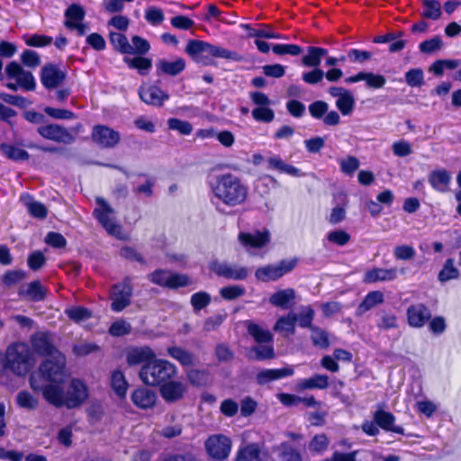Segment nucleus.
Masks as SVG:
<instances>
[{
  "label": "nucleus",
  "instance_id": "nucleus-7",
  "mask_svg": "<svg viewBox=\"0 0 461 461\" xmlns=\"http://www.w3.org/2000/svg\"><path fill=\"white\" fill-rule=\"evenodd\" d=\"M40 384H65V364L57 360L45 359L39 366L36 375H32Z\"/></svg>",
  "mask_w": 461,
  "mask_h": 461
},
{
  "label": "nucleus",
  "instance_id": "nucleus-15",
  "mask_svg": "<svg viewBox=\"0 0 461 461\" xmlns=\"http://www.w3.org/2000/svg\"><path fill=\"white\" fill-rule=\"evenodd\" d=\"M240 243L247 249H260L270 243V232L267 230L254 232L240 231L238 235Z\"/></svg>",
  "mask_w": 461,
  "mask_h": 461
},
{
  "label": "nucleus",
  "instance_id": "nucleus-60",
  "mask_svg": "<svg viewBox=\"0 0 461 461\" xmlns=\"http://www.w3.org/2000/svg\"><path fill=\"white\" fill-rule=\"evenodd\" d=\"M108 331L113 337H122L131 333V326L124 320H118L111 324Z\"/></svg>",
  "mask_w": 461,
  "mask_h": 461
},
{
  "label": "nucleus",
  "instance_id": "nucleus-6",
  "mask_svg": "<svg viewBox=\"0 0 461 461\" xmlns=\"http://www.w3.org/2000/svg\"><path fill=\"white\" fill-rule=\"evenodd\" d=\"M296 258L290 259H282L276 265L268 264L259 267L255 271V277L262 283L276 282L284 276L292 272L297 266Z\"/></svg>",
  "mask_w": 461,
  "mask_h": 461
},
{
  "label": "nucleus",
  "instance_id": "nucleus-22",
  "mask_svg": "<svg viewBox=\"0 0 461 461\" xmlns=\"http://www.w3.org/2000/svg\"><path fill=\"white\" fill-rule=\"evenodd\" d=\"M375 423L381 428L383 430L387 432H393L399 435H404V429L402 426L395 425V416L384 410H377L374 413Z\"/></svg>",
  "mask_w": 461,
  "mask_h": 461
},
{
  "label": "nucleus",
  "instance_id": "nucleus-23",
  "mask_svg": "<svg viewBox=\"0 0 461 461\" xmlns=\"http://www.w3.org/2000/svg\"><path fill=\"white\" fill-rule=\"evenodd\" d=\"M397 276L398 271L395 267H373L365 272L363 282L366 284H374L376 282L393 281L395 280Z\"/></svg>",
  "mask_w": 461,
  "mask_h": 461
},
{
  "label": "nucleus",
  "instance_id": "nucleus-27",
  "mask_svg": "<svg viewBox=\"0 0 461 461\" xmlns=\"http://www.w3.org/2000/svg\"><path fill=\"white\" fill-rule=\"evenodd\" d=\"M122 60L130 69L137 70L140 76H148L152 68V59L144 55H136L133 58L124 56Z\"/></svg>",
  "mask_w": 461,
  "mask_h": 461
},
{
  "label": "nucleus",
  "instance_id": "nucleus-4",
  "mask_svg": "<svg viewBox=\"0 0 461 461\" xmlns=\"http://www.w3.org/2000/svg\"><path fill=\"white\" fill-rule=\"evenodd\" d=\"M185 53L196 62L211 65L213 58H221L233 61H243L244 58L237 51L230 50L218 45L200 40H189Z\"/></svg>",
  "mask_w": 461,
  "mask_h": 461
},
{
  "label": "nucleus",
  "instance_id": "nucleus-49",
  "mask_svg": "<svg viewBox=\"0 0 461 461\" xmlns=\"http://www.w3.org/2000/svg\"><path fill=\"white\" fill-rule=\"evenodd\" d=\"M272 50L276 55H290L293 57L299 56L303 52V49L297 44L277 43L272 46Z\"/></svg>",
  "mask_w": 461,
  "mask_h": 461
},
{
  "label": "nucleus",
  "instance_id": "nucleus-5",
  "mask_svg": "<svg viewBox=\"0 0 461 461\" xmlns=\"http://www.w3.org/2000/svg\"><path fill=\"white\" fill-rule=\"evenodd\" d=\"M176 372L174 364L167 360L155 357L151 362L141 366L139 371L140 381L149 386H160L167 380L172 379Z\"/></svg>",
  "mask_w": 461,
  "mask_h": 461
},
{
  "label": "nucleus",
  "instance_id": "nucleus-62",
  "mask_svg": "<svg viewBox=\"0 0 461 461\" xmlns=\"http://www.w3.org/2000/svg\"><path fill=\"white\" fill-rule=\"evenodd\" d=\"M244 294L245 289L237 285L224 286L220 290L221 296L227 301L235 300L242 296Z\"/></svg>",
  "mask_w": 461,
  "mask_h": 461
},
{
  "label": "nucleus",
  "instance_id": "nucleus-2",
  "mask_svg": "<svg viewBox=\"0 0 461 461\" xmlns=\"http://www.w3.org/2000/svg\"><path fill=\"white\" fill-rule=\"evenodd\" d=\"M211 189L213 195L229 207L243 204L249 194V188L240 177L230 172L216 176Z\"/></svg>",
  "mask_w": 461,
  "mask_h": 461
},
{
  "label": "nucleus",
  "instance_id": "nucleus-52",
  "mask_svg": "<svg viewBox=\"0 0 461 461\" xmlns=\"http://www.w3.org/2000/svg\"><path fill=\"white\" fill-rule=\"evenodd\" d=\"M191 305L194 312H200L211 303V295L204 291L194 293L191 296Z\"/></svg>",
  "mask_w": 461,
  "mask_h": 461
},
{
  "label": "nucleus",
  "instance_id": "nucleus-44",
  "mask_svg": "<svg viewBox=\"0 0 461 461\" xmlns=\"http://www.w3.org/2000/svg\"><path fill=\"white\" fill-rule=\"evenodd\" d=\"M460 65L458 59H437L430 67L429 71L432 72L436 77H441L444 74V69H456Z\"/></svg>",
  "mask_w": 461,
  "mask_h": 461
},
{
  "label": "nucleus",
  "instance_id": "nucleus-34",
  "mask_svg": "<svg viewBox=\"0 0 461 461\" xmlns=\"http://www.w3.org/2000/svg\"><path fill=\"white\" fill-rule=\"evenodd\" d=\"M108 38L110 44L116 52L123 55L131 54L132 46L123 33L111 31Z\"/></svg>",
  "mask_w": 461,
  "mask_h": 461
},
{
  "label": "nucleus",
  "instance_id": "nucleus-64",
  "mask_svg": "<svg viewBox=\"0 0 461 461\" xmlns=\"http://www.w3.org/2000/svg\"><path fill=\"white\" fill-rule=\"evenodd\" d=\"M215 356L219 362L228 363L233 360L234 352L226 343H218L215 347Z\"/></svg>",
  "mask_w": 461,
  "mask_h": 461
},
{
  "label": "nucleus",
  "instance_id": "nucleus-35",
  "mask_svg": "<svg viewBox=\"0 0 461 461\" xmlns=\"http://www.w3.org/2000/svg\"><path fill=\"white\" fill-rule=\"evenodd\" d=\"M294 298V290L293 288H287L272 294L269 297V303L276 307L287 309Z\"/></svg>",
  "mask_w": 461,
  "mask_h": 461
},
{
  "label": "nucleus",
  "instance_id": "nucleus-61",
  "mask_svg": "<svg viewBox=\"0 0 461 461\" xmlns=\"http://www.w3.org/2000/svg\"><path fill=\"white\" fill-rule=\"evenodd\" d=\"M360 162L355 156H348L339 161L340 170L347 176H352L359 167Z\"/></svg>",
  "mask_w": 461,
  "mask_h": 461
},
{
  "label": "nucleus",
  "instance_id": "nucleus-42",
  "mask_svg": "<svg viewBox=\"0 0 461 461\" xmlns=\"http://www.w3.org/2000/svg\"><path fill=\"white\" fill-rule=\"evenodd\" d=\"M248 331L258 343L273 342V334L269 330L262 329L258 324L249 323L248 325Z\"/></svg>",
  "mask_w": 461,
  "mask_h": 461
},
{
  "label": "nucleus",
  "instance_id": "nucleus-46",
  "mask_svg": "<svg viewBox=\"0 0 461 461\" xmlns=\"http://www.w3.org/2000/svg\"><path fill=\"white\" fill-rule=\"evenodd\" d=\"M65 22L64 23H79L82 22L86 17V11L84 7L79 4H71L65 11Z\"/></svg>",
  "mask_w": 461,
  "mask_h": 461
},
{
  "label": "nucleus",
  "instance_id": "nucleus-53",
  "mask_svg": "<svg viewBox=\"0 0 461 461\" xmlns=\"http://www.w3.org/2000/svg\"><path fill=\"white\" fill-rule=\"evenodd\" d=\"M120 256L131 262H137L141 266H145L147 264L144 257L136 250L133 247L131 246H123L120 249Z\"/></svg>",
  "mask_w": 461,
  "mask_h": 461
},
{
  "label": "nucleus",
  "instance_id": "nucleus-17",
  "mask_svg": "<svg viewBox=\"0 0 461 461\" xmlns=\"http://www.w3.org/2000/svg\"><path fill=\"white\" fill-rule=\"evenodd\" d=\"M33 350L41 357L52 356L57 348L53 343L50 331H37L31 337Z\"/></svg>",
  "mask_w": 461,
  "mask_h": 461
},
{
  "label": "nucleus",
  "instance_id": "nucleus-55",
  "mask_svg": "<svg viewBox=\"0 0 461 461\" xmlns=\"http://www.w3.org/2000/svg\"><path fill=\"white\" fill-rule=\"evenodd\" d=\"M251 113L254 120L260 122L269 123L275 119V112L268 105L256 107Z\"/></svg>",
  "mask_w": 461,
  "mask_h": 461
},
{
  "label": "nucleus",
  "instance_id": "nucleus-57",
  "mask_svg": "<svg viewBox=\"0 0 461 461\" xmlns=\"http://www.w3.org/2000/svg\"><path fill=\"white\" fill-rule=\"evenodd\" d=\"M167 127L169 130L176 131L182 135H189L193 131V126L189 122L178 118H169Z\"/></svg>",
  "mask_w": 461,
  "mask_h": 461
},
{
  "label": "nucleus",
  "instance_id": "nucleus-9",
  "mask_svg": "<svg viewBox=\"0 0 461 461\" xmlns=\"http://www.w3.org/2000/svg\"><path fill=\"white\" fill-rule=\"evenodd\" d=\"M96 203L99 207L93 212L95 218L110 235L123 240L122 226L111 219V215L113 213V208L104 198H97Z\"/></svg>",
  "mask_w": 461,
  "mask_h": 461
},
{
  "label": "nucleus",
  "instance_id": "nucleus-21",
  "mask_svg": "<svg viewBox=\"0 0 461 461\" xmlns=\"http://www.w3.org/2000/svg\"><path fill=\"white\" fill-rule=\"evenodd\" d=\"M157 399V393L153 390L143 386L134 389L131 394L132 403L141 410L153 408Z\"/></svg>",
  "mask_w": 461,
  "mask_h": 461
},
{
  "label": "nucleus",
  "instance_id": "nucleus-1",
  "mask_svg": "<svg viewBox=\"0 0 461 461\" xmlns=\"http://www.w3.org/2000/svg\"><path fill=\"white\" fill-rule=\"evenodd\" d=\"M29 382L34 392H41L46 402L56 408L77 409L89 397L87 384L79 378L70 379L67 385L64 384L42 385L33 375L30 376Z\"/></svg>",
  "mask_w": 461,
  "mask_h": 461
},
{
  "label": "nucleus",
  "instance_id": "nucleus-58",
  "mask_svg": "<svg viewBox=\"0 0 461 461\" xmlns=\"http://www.w3.org/2000/svg\"><path fill=\"white\" fill-rule=\"evenodd\" d=\"M280 450V456L283 461H303L301 453L288 442H282Z\"/></svg>",
  "mask_w": 461,
  "mask_h": 461
},
{
  "label": "nucleus",
  "instance_id": "nucleus-45",
  "mask_svg": "<svg viewBox=\"0 0 461 461\" xmlns=\"http://www.w3.org/2000/svg\"><path fill=\"white\" fill-rule=\"evenodd\" d=\"M16 402L19 407L30 411L35 410L39 405V401L30 392L23 390L17 393Z\"/></svg>",
  "mask_w": 461,
  "mask_h": 461
},
{
  "label": "nucleus",
  "instance_id": "nucleus-59",
  "mask_svg": "<svg viewBox=\"0 0 461 461\" xmlns=\"http://www.w3.org/2000/svg\"><path fill=\"white\" fill-rule=\"evenodd\" d=\"M314 315H315L314 310L312 309V307L311 305L304 307L300 312L299 315H297L299 326L301 328H303V329L307 328L312 330V328L315 327L314 325H312Z\"/></svg>",
  "mask_w": 461,
  "mask_h": 461
},
{
  "label": "nucleus",
  "instance_id": "nucleus-51",
  "mask_svg": "<svg viewBox=\"0 0 461 461\" xmlns=\"http://www.w3.org/2000/svg\"><path fill=\"white\" fill-rule=\"evenodd\" d=\"M443 47V41L439 35H436L429 40H425L419 44V50L421 53L431 54L440 50Z\"/></svg>",
  "mask_w": 461,
  "mask_h": 461
},
{
  "label": "nucleus",
  "instance_id": "nucleus-38",
  "mask_svg": "<svg viewBox=\"0 0 461 461\" xmlns=\"http://www.w3.org/2000/svg\"><path fill=\"white\" fill-rule=\"evenodd\" d=\"M421 5L420 15L423 19L437 21L442 16L441 4L438 0H422Z\"/></svg>",
  "mask_w": 461,
  "mask_h": 461
},
{
  "label": "nucleus",
  "instance_id": "nucleus-41",
  "mask_svg": "<svg viewBox=\"0 0 461 461\" xmlns=\"http://www.w3.org/2000/svg\"><path fill=\"white\" fill-rule=\"evenodd\" d=\"M297 321V314L294 312H289L287 315L278 318L275 324L274 330L285 331L287 335H292L295 332V325Z\"/></svg>",
  "mask_w": 461,
  "mask_h": 461
},
{
  "label": "nucleus",
  "instance_id": "nucleus-13",
  "mask_svg": "<svg viewBox=\"0 0 461 461\" xmlns=\"http://www.w3.org/2000/svg\"><path fill=\"white\" fill-rule=\"evenodd\" d=\"M92 140L101 148H114L121 140L119 131L106 126L98 124L93 128Z\"/></svg>",
  "mask_w": 461,
  "mask_h": 461
},
{
  "label": "nucleus",
  "instance_id": "nucleus-56",
  "mask_svg": "<svg viewBox=\"0 0 461 461\" xmlns=\"http://www.w3.org/2000/svg\"><path fill=\"white\" fill-rule=\"evenodd\" d=\"M43 112L50 117L56 120H73L76 118V113L74 112L63 108L45 106L43 108Z\"/></svg>",
  "mask_w": 461,
  "mask_h": 461
},
{
  "label": "nucleus",
  "instance_id": "nucleus-31",
  "mask_svg": "<svg viewBox=\"0 0 461 461\" xmlns=\"http://www.w3.org/2000/svg\"><path fill=\"white\" fill-rule=\"evenodd\" d=\"M18 294L20 297H28L32 302H41L45 299L47 290L40 280H34L28 284L27 288L21 287Z\"/></svg>",
  "mask_w": 461,
  "mask_h": 461
},
{
  "label": "nucleus",
  "instance_id": "nucleus-26",
  "mask_svg": "<svg viewBox=\"0 0 461 461\" xmlns=\"http://www.w3.org/2000/svg\"><path fill=\"white\" fill-rule=\"evenodd\" d=\"M294 369L291 367L263 369L257 375L258 384H265L271 381L279 380L293 375Z\"/></svg>",
  "mask_w": 461,
  "mask_h": 461
},
{
  "label": "nucleus",
  "instance_id": "nucleus-8",
  "mask_svg": "<svg viewBox=\"0 0 461 461\" xmlns=\"http://www.w3.org/2000/svg\"><path fill=\"white\" fill-rule=\"evenodd\" d=\"M132 293L133 286L130 276H125L122 282L113 285L110 294L111 310L114 312H122L131 304Z\"/></svg>",
  "mask_w": 461,
  "mask_h": 461
},
{
  "label": "nucleus",
  "instance_id": "nucleus-19",
  "mask_svg": "<svg viewBox=\"0 0 461 461\" xmlns=\"http://www.w3.org/2000/svg\"><path fill=\"white\" fill-rule=\"evenodd\" d=\"M186 392V385L176 380L169 379L159 386L161 397L168 403L182 400Z\"/></svg>",
  "mask_w": 461,
  "mask_h": 461
},
{
  "label": "nucleus",
  "instance_id": "nucleus-47",
  "mask_svg": "<svg viewBox=\"0 0 461 461\" xmlns=\"http://www.w3.org/2000/svg\"><path fill=\"white\" fill-rule=\"evenodd\" d=\"M404 79L411 87H421L425 84L424 72L420 68L409 69L404 75Z\"/></svg>",
  "mask_w": 461,
  "mask_h": 461
},
{
  "label": "nucleus",
  "instance_id": "nucleus-37",
  "mask_svg": "<svg viewBox=\"0 0 461 461\" xmlns=\"http://www.w3.org/2000/svg\"><path fill=\"white\" fill-rule=\"evenodd\" d=\"M167 354L172 358L177 360L182 366H190L194 365V354L183 348L176 346L169 347L167 348Z\"/></svg>",
  "mask_w": 461,
  "mask_h": 461
},
{
  "label": "nucleus",
  "instance_id": "nucleus-33",
  "mask_svg": "<svg viewBox=\"0 0 461 461\" xmlns=\"http://www.w3.org/2000/svg\"><path fill=\"white\" fill-rule=\"evenodd\" d=\"M384 302V295L381 291H371L366 294L363 301L358 304L356 311L357 315H362Z\"/></svg>",
  "mask_w": 461,
  "mask_h": 461
},
{
  "label": "nucleus",
  "instance_id": "nucleus-25",
  "mask_svg": "<svg viewBox=\"0 0 461 461\" xmlns=\"http://www.w3.org/2000/svg\"><path fill=\"white\" fill-rule=\"evenodd\" d=\"M186 67L185 60L183 58H177L174 61H168L165 59H158L156 63L157 74L176 77L181 74Z\"/></svg>",
  "mask_w": 461,
  "mask_h": 461
},
{
  "label": "nucleus",
  "instance_id": "nucleus-29",
  "mask_svg": "<svg viewBox=\"0 0 461 461\" xmlns=\"http://www.w3.org/2000/svg\"><path fill=\"white\" fill-rule=\"evenodd\" d=\"M329 50L322 47L309 46L307 53L303 56L301 62L306 68H319L323 58L327 57Z\"/></svg>",
  "mask_w": 461,
  "mask_h": 461
},
{
  "label": "nucleus",
  "instance_id": "nucleus-28",
  "mask_svg": "<svg viewBox=\"0 0 461 461\" xmlns=\"http://www.w3.org/2000/svg\"><path fill=\"white\" fill-rule=\"evenodd\" d=\"M267 167L270 169L277 170L279 173H284L294 177H302L304 176V173H303L300 168L285 163L277 155L267 158Z\"/></svg>",
  "mask_w": 461,
  "mask_h": 461
},
{
  "label": "nucleus",
  "instance_id": "nucleus-11",
  "mask_svg": "<svg viewBox=\"0 0 461 461\" xmlns=\"http://www.w3.org/2000/svg\"><path fill=\"white\" fill-rule=\"evenodd\" d=\"M208 455L213 459L222 461L226 459L231 450V440L225 435L217 434L210 436L205 443Z\"/></svg>",
  "mask_w": 461,
  "mask_h": 461
},
{
  "label": "nucleus",
  "instance_id": "nucleus-54",
  "mask_svg": "<svg viewBox=\"0 0 461 461\" xmlns=\"http://www.w3.org/2000/svg\"><path fill=\"white\" fill-rule=\"evenodd\" d=\"M311 339L314 346L321 348H327L330 346L328 332L317 326L312 330Z\"/></svg>",
  "mask_w": 461,
  "mask_h": 461
},
{
  "label": "nucleus",
  "instance_id": "nucleus-43",
  "mask_svg": "<svg viewBox=\"0 0 461 461\" xmlns=\"http://www.w3.org/2000/svg\"><path fill=\"white\" fill-rule=\"evenodd\" d=\"M459 276V270L455 267V260L452 258H447L442 269L439 271L438 275V279L441 283H445L447 281L456 279Z\"/></svg>",
  "mask_w": 461,
  "mask_h": 461
},
{
  "label": "nucleus",
  "instance_id": "nucleus-40",
  "mask_svg": "<svg viewBox=\"0 0 461 461\" xmlns=\"http://www.w3.org/2000/svg\"><path fill=\"white\" fill-rule=\"evenodd\" d=\"M261 450L258 444L251 443L239 449L235 461H262Z\"/></svg>",
  "mask_w": 461,
  "mask_h": 461
},
{
  "label": "nucleus",
  "instance_id": "nucleus-12",
  "mask_svg": "<svg viewBox=\"0 0 461 461\" xmlns=\"http://www.w3.org/2000/svg\"><path fill=\"white\" fill-rule=\"evenodd\" d=\"M140 99L148 105L162 107L169 95L157 85H141L138 89Z\"/></svg>",
  "mask_w": 461,
  "mask_h": 461
},
{
  "label": "nucleus",
  "instance_id": "nucleus-63",
  "mask_svg": "<svg viewBox=\"0 0 461 461\" xmlns=\"http://www.w3.org/2000/svg\"><path fill=\"white\" fill-rule=\"evenodd\" d=\"M132 42V52L131 54L136 55H145L150 50L149 42L143 37L139 35H134L131 38Z\"/></svg>",
  "mask_w": 461,
  "mask_h": 461
},
{
  "label": "nucleus",
  "instance_id": "nucleus-24",
  "mask_svg": "<svg viewBox=\"0 0 461 461\" xmlns=\"http://www.w3.org/2000/svg\"><path fill=\"white\" fill-rule=\"evenodd\" d=\"M155 357V352L149 347H135L127 353L126 361L130 366H143L151 362Z\"/></svg>",
  "mask_w": 461,
  "mask_h": 461
},
{
  "label": "nucleus",
  "instance_id": "nucleus-30",
  "mask_svg": "<svg viewBox=\"0 0 461 461\" xmlns=\"http://www.w3.org/2000/svg\"><path fill=\"white\" fill-rule=\"evenodd\" d=\"M110 386L119 399L126 398L129 383L122 370L116 369L111 373Z\"/></svg>",
  "mask_w": 461,
  "mask_h": 461
},
{
  "label": "nucleus",
  "instance_id": "nucleus-48",
  "mask_svg": "<svg viewBox=\"0 0 461 461\" xmlns=\"http://www.w3.org/2000/svg\"><path fill=\"white\" fill-rule=\"evenodd\" d=\"M191 285L190 277L185 274L171 272L167 277V288L176 290L181 287H186Z\"/></svg>",
  "mask_w": 461,
  "mask_h": 461
},
{
  "label": "nucleus",
  "instance_id": "nucleus-3",
  "mask_svg": "<svg viewBox=\"0 0 461 461\" xmlns=\"http://www.w3.org/2000/svg\"><path fill=\"white\" fill-rule=\"evenodd\" d=\"M34 357L25 342H13L5 349L3 369L17 376H25L34 365Z\"/></svg>",
  "mask_w": 461,
  "mask_h": 461
},
{
  "label": "nucleus",
  "instance_id": "nucleus-32",
  "mask_svg": "<svg viewBox=\"0 0 461 461\" xmlns=\"http://www.w3.org/2000/svg\"><path fill=\"white\" fill-rule=\"evenodd\" d=\"M450 179V174L446 169L433 170L429 175V185L433 189L440 193H445L448 190Z\"/></svg>",
  "mask_w": 461,
  "mask_h": 461
},
{
  "label": "nucleus",
  "instance_id": "nucleus-20",
  "mask_svg": "<svg viewBox=\"0 0 461 461\" xmlns=\"http://www.w3.org/2000/svg\"><path fill=\"white\" fill-rule=\"evenodd\" d=\"M406 314L408 324L412 328L423 327L431 318V312L424 303L410 305Z\"/></svg>",
  "mask_w": 461,
  "mask_h": 461
},
{
  "label": "nucleus",
  "instance_id": "nucleus-14",
  "mask_svg": "<svg viewBox=\"0 0 461 461\" xmlns=\"http://www.w3.org/2000/svg\"><path fill=\"white\" fill-rule=\"evenodd\" d=\"M209 268L218 276L232 280H245L249 275V271L245 267H237L218 260L212 261Z\"/></svg>",
  "mask_w": 461,
  "mask_h": 461
},
{
  "label": "nucleus",
  "instance_id": "nucleus-50",
  "mask_svg": "<svg viewBox=\"0 0 461 461\" xmlns=\"http://www.w3.org/2000/svg\"><path fill=\"white\" fill-rule=\"evenodd\" d=\"M65 312L75 322H80L92 317V312L85 306H73L67 309Z\"/></svg>",
  "mask_w": 461,
  "mask_h": 461
},
{
  "label": "nucleus",
  "instance_id": "nucleus-18",
  "mask_svg": "<svg viewBox=\"0 0 461 461\" xmlns=\"http://www.w3.org/2000/svg\"><path fill=\"white\" fill-rule=\"evenodd\" d=\"M329 94L336 100V107L342 115L347 116L352 113L355 106V98L353 94L340 86H330L328 90Z\"/></svg>",
  "mask_w": 461,
  "mask_h": 461
},
{
  "label": "nucleus",
  "instance_id": "nucleus-10",
  "mask_svg": "<svg viewBox=\"0 0 461 461\" xmlns=\"http://www.w3.org/2000/svg\"><path fill=\"white\" fill-rule=\"evenodd\" d=\"M37 133L45 140L69 145L75 142V136L63 125L46 123L37 128Z\"/></svg>",
  "mask_w": 461,
  "mask_h": 461
},
{
  "label": "nucleus",
  "instance_id": "nucleus-39",
  "mask_svg": "<svg viewBox=\"0 0 461 461\" xmlns=\"http://www.w3.org/2000/svg\"><path fill=\"white\" fill-rule=\"evenodd\" d=\"M0 150L7 158L14 161H25L30 158V154L25 149L6 142L0 145Z\"/></svg>",
  "mask_w": 461,
  "mask_h": 461
},
{
  "label": "nucleus",
  "instance_id": "nucleus-16",
  "mask_svg": "<svg viewBox=\"0 0 461 461\" xmlns=\"http://www.w3.org/2000/svg\"><path fill=\"white\" fill-rule=\"evenodd\" d=\"M67 74L53 63H47L41 71V82L46 89H55L66 79Z\"/></svg>",
  "mask_w": 461,
  "mask_h": 461
},
{
  "label": "nucleus",
  "instance_id": "nucleus-36",
  "mask_svg": "<svg viewBox=\"0 0 461 461\" xmlns=\"http://www.w3.org/2000/svg\"><path fill=\"white\" fill-rule=\"evenodd\" d=\"M329 385V376L322 374H314L309 378L303 379L298 384L300 390H323L326 389Z\"/></svg>",
  "mask_w": 461,
  "mask_h": 461
}]
</instances>
